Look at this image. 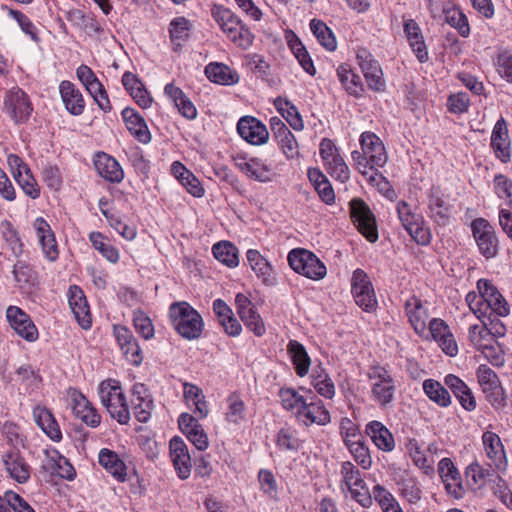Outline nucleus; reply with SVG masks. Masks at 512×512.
I'll list each match as a JSON object with an SVG mask.
<instances>
[{
    "mask_svg": "<svg viewBox=\"0 0 512 512\" xmlns=\"http://www.w3.org/2000/svg\"><path fill=\"white\" fill-rule=\"evenodd\" d=\"M247 260L251 269L255 272L258 279L266 286H273L276 283V277L271 264L260 254L259 251L250 249L247 251Z\"/></svg>",
    "mask_w": 512,
    "mask_h": 512,
    "instance_id": "c85d7f7f",
    "label": "nucleus"
},
{
    "mask_svg": "<svg viewBox=\"0 0 512 512\" xmlns=\"http://www.w3.org/2000/svg\"><path fill=\"white\" fill-rule=\"evenodd\" d=\"M357 60L369 88L378 92L383 91L385 80L383 79V72L378 62L364 49L358 51Z\"/></svg>",
    "mask_w": 512,
    "mask_h": 512,
    "instance_id": "ddd939ff",
    "label": "nucleus"
},
{
    "mask_svg": "<svg viewBox=\"0 0 512 512\" xmlns=\"http://www.w3.org/2000/svg\"><path fill=\"white\" fill-rule=\"evenodd\" d=\"M351 157H352V160L354 162L356 169L362 175L366 176L370 182H374L376 180V177L379 176V173H378L379 167L371 166L370 158L364 153L363 150L353 151L351 153Z\"/></svg>",
    "mask_w": 512,
    "mask_h": 512,
    "instance_id": "6e6d98bb",
    "label": "nucleus"
},
{
    "mask_svg": "<svg viewBox=\"0 0 512 512\" xmlns=\"http://www.w3.org/2000/svg\"><path fill=\"white\" fill-rule=\"evenodd\" d=\"M228 409L226 419L230 423L238 424L244 419L245 404L237 394H232L227 399Z\"/></svg>",
    "mask_w": 512,
    "mask_h": 512,
    "instance_id": "052dcab7",
    "label": "nucleus"
},
{
    "mask_svg": "<svg viewBox=\"0 0 512 512\" xmlns=\"http://www.w3.org/2000/svg\"><path fill=\"white\" fill-rule=\"evenodd\" d=\"M310 29L317 38L320 45L328 51H334L337 47L335 36L331 29L321 20L313 19L310 22Z\"/></svg>",
    "mask_w": 512,
    "mask_h": 512,
    "instance_id": "de8ad7c7",
    "label": "nucleus"
},
{
    "mask_svg": "<svg viewBox=\"0 0 512 512\" xmlns=\"http://www.w3.org/2000/svg\"><path fill=\"white\" fill-rule=\"evenodd\" d=\"M473 236L481 254L489 259L497 254L498 240L493 227L483 218L475 219L471 224Z\"/></svg>",
    "mask_w": 512,
    "mask_h": 512,
    "instance_id": "1a4fd4ad",
    "label": "nucleus"
},
{
    "mask_svg": "<svg viewBox=\"0 0 512 512\" xmlns=\"http://www.w3.org/2000/svg\"><path fill=\"white\" fill-rule=\"evenodd\" d=\"M352 294L356 304L366 312L374 311L377 299L368 275L361 269L353 272L351 280Z\"/></svg>",
    "mask_w": 512,
    "mask_h": 512,
    "instance_id": "0eeeda50",
    "label": "nucleus"
},
{
    "mask_svg": "<svg viewBox=\"0 0 512 512\" xmlns=\"http://www.w3.org/2000/svg\"><path fill=\"white\" fill-rule=\"evenodd\" d=\"M341 474L352 497L361 505L368 506L371 503V497L359 470L351 462L345 461L341 465Z\"/></svg>",
    "mask_w": 512,
    "mask_h": 512,
    "instance_id": "9b49d317",
    "label": "nucleus"
},
{
    "mask_svg": "<svg viewBox=\"0 0 512 512\" xmlns=\"http://www.w3.org/2000/svg\"><path fill=\"white\" fill-rule=\"evenodd\" d=\"M3 463L9 475L19 483H25L30 478V467L15 448L3 455Z\"/></svg>",
    "mask_w": 512,
    "mask_h": 512,
    "instance_id": "bb28decb",
    "label": "nucleus"
},
{
    "mask_svg": "<svg viewBox=\"0 0 512 512\" xmlns=\"http://www.w3.org/2000/svg\"><path fill=\"white\" fill-rule=\"evenodd\" d=\"M98 393L110 416L119 424H127L130 420V411L120 383L113 379L104 380L99 385Z\"/></svg>",
    "mask_w": 512,
    "mask_h": 512,
    "instance_id": "f257e3e1",
    "label": "nucleus"
},
{
    "mask_svg": "<svg viewBox=\"0 0 512 512\" xmlns=\"http://www.w3.org/2000/svg\"><path fill=\"white\" fill-rule=\"evenodd\" d=\"M169 314L174 328L182 337L189 340L200 337L203 330L202 317L187 302L173 303Z\"/></svg>",
    "mask_w": 512,
    "mask_h": 512,
    "instance_id": "f03ea898",
    "label": "nucleus"
},
{
    "mask_svg": "<svg viewBox=\"0 0 512 512\" xmlns=\"http://www.w3.org/2000/svg\"><path fill=\"white\" fill-rule=\"evenodd\" d=\"M290 267L297 273L312 280L323 279L326 274V266L312 252L305 249H294L288 254Z\"/></svg>",
    "mask_w": 512,
    "mask_h": 512,
    "instance_id": "20e7f679",
    "label": "nucleus"
},
{
    "mask_svg": "<svg viewBox=\"0 0 512 512\" xmlns=\"http://www.w3.org/2000/svg\"><path fill=\"white\" fill-rule=\"evenodd\" d=\"M205 74L210 81L221 85H233L239 81L238 73L223 63L208 64Z\"/></svg>",
    "mask_w": 512,
    "mask_h": 512,
    "instance_id": "58836bf2",
    "label": "nucleus"
},
{
    "mask_svg": "<svg viewBox=\"0 0 512 512\" xmlns=\"http://www.w3.org/2000/svg\"><path fill=\"white\" fill-rule=\"evenodd\" d=\"M170 457L180 479L185 480L191 474V456L185 442L178 436L169 442Z\"/></svg>",
    "mask_w": 512,
    "mask_h": 512,
    "instance_id": "2eb2a0df",
    "label": "nucleus"
},
{
    "mask_svg": "<svg viewBox=\"0 0 512 512\" xmlns=\"http://www.w3.org/2000/svg\"><path fill=\"white\" fill-rule=\"evenodd\" d=\"M297 419L306 426L312 424L324 426L330 423L331 416L323 402L313 396L311 397L310 402H305Z\"/></svg>",
    "mask_w": 512,
    "mask_h": 512,
    "instance_id": "5701e85b",
    "label": "nucleus"
},
{
    "mask_svg": "<svg viewBox=\"0 0 512 512\" xmlns=\"http://www.w3.org/2000/svg\"><path fill=\"white\" fill-rule=\"evenodd\" d=\"M6 317L10 326L23 339L34 342L38 338V330L30 316L16 306H9L6 310Z\"/></svg>",
    "mask_w": 512,
    "mask_h": 512,
    "instance_id": "f8f14e48",
    "label": "nucleus"
},
{
    "mask_svg": "<svg viewBox=\"0 0 512 512\" xmlns=\"http://www.w3.org/2000/svg\"><path fill=\"white\" fill-rule=\"evenodd\" d=\"M33 417L37 425L53 441H59L62 438L60 428L52 415L45 407L37 406L33 410Z\"/></svg>",
    "mask_w": 512,
    "mask_h": 512,
    "instance_id": "4c0bfd02",
    "label": "nucleus"
},
{
    "mask_svg": "<svg viewBox=\"0 0 512 512\" xmlns=\"http://www.w3.org/2000/svg\"><path fill=\"white\" fill-rule=\"evenodd\" d=\"M477 377L480 385L483 387V391H492L495 396L494 401H491L493 405L497 403L499 406L505 404L504 392L496 373L486 365H481L477 371Z\"/></svg>",
    "mask_w": 512,
    "mask_h": 512,
    "instance_id": "2f4dec72",
    "label": "nucleus"
},
{
    "mask_svg": "<svg viewBox=\"0 0 512 512\" xmlns=\"http://www.w3.org/2000/svg\"><path fill=\"white\" fill-rule=\"evenodd\" d=\"M290 48L298 60L301 67L309 74L315 75L316 69L314 67L313 61L307 52L304 45L301 43L299 39L290 42Z\"/></svg>",
    "mask_w": 512,
    "mask_h": 512,
    "instance_id": "13d9d810",
    "label": "nucleus"
},
{
    "mask_svg": "<svg viewBox=\"0 0 512 512\" xmlns=\"http://www.w3.org/2000/svg\"><path fill=\"white\" fill-rule=\"evenodd\" d=\"M441 12L444 15L445 22L455 28L462 37L469 36L470 26L468 19L459 7L447 2L443 4Z\"/></svg>",
    "mask_w": 512,
    "mask_h": 512,
    "instance_id": "e433bc0d",
    "label": "nucleus"
},
{
    "mask_svg": "<svg viewBox=\"0 0 512 512\" xmlns=\"http://www.w3.org/2000/svg\"><path fill=\"white\" fill-rule=\"evenodd\" d=\"M59 93L66 110L70 114L79 116L83 113L85 108L83 95L72 82L62 81L59 85Z\"/></svg>",
    "mask_w": 512,
    "mask_h": 512,
    "instance_id": "a878e982",
    "label": "nucleus"
},
{
    "mask_svg": "<svg viewBox=\"0 0 512 512\" xmlns=\"http://www.w3.org/2000/svg\"><path fill=\"white\" fill-rule=\"evenodd\" d=\"M361 150L370 158L372 167H383L388 160L382 140L373 132L366 131L360 136Z\"/></svg>",
    "mask_w": 512,
    "mask_h": 512,
    "instance_id": "412c9836",
    "label": "nucleus"
},
{
    "mask_svg": "<svg viewBox=\"0 0 512 512\" xmlns=\"http://www.w3.org/2000/svg\"><path fill=\"white\" fill-rule=\"evenodd\" d=\"M67 296L69 306L78 324L83 329H89L92 320L89 305L83 290L77 285H72L68 289Z\"/></svg>",
    "mask_w": 512,
    "mask_h": 512,
    "instance_id": "f3484780",
    "label": "nucleus"
},
{
    "mask_svg": "<svg viewBox=\"0 0 512 512\" xmlns=\"http://www.w3.org/2000/svg\"><path fill=\"white\" fill-rule=\"evenodd\" d=\"M114 334L126 360L139 366L143 360L142 351L132 332L125 326H115Z\"/></svg>",
    "mask_w": 512,
    "mask_h": 512,
    "instance_id": "aec40b11",
    "label": "nucleus"
},
{
    "mask_svg": "<svg viewBox=\"0 0 512 512\" xmlns=\"http://www.w3.org/2000/svg\"><path fill=\"white\" fill-rule=\"evenodd\" d=\"M287 351L290 355L297 375L304 377L308 373L311 363L310 357L305 347L298 341L291 340L287 346Z\"/></svg>",
    "mask_w": 512,
    "mask_h": 512,
    "instance_id": "ea45409f",
    "label": "nucleus"
},
{
    "mask_svg": "<svg viewBox=\"0 0 512 512\" xmlns=\"http://www.w3.org/2000/svg\"><path fill=\"white\" fill-rule=\"evenodd\" d=\"M355 440L349 439V435L344 438V442L348 447L350 453L353 455L355 461L363 468L368 469L372 464V459L368 447L361 440L362 436L358 433L352 434Z\"/></svg>",
    "mask_w": 512,
    "mask_h": 512,
    "instance_id": "37998d69",
    "label": "nucleus"
},
{
    "mask_svg": "<svg viewBox=\"0 0 512 512\" xmlns=\"http://www.w3.org/2000/svg\"><path fill=\"white\" fill-rule=\"evenodd\" d=\"M99 463L117 480L125 481L126 466L115 452L102 449L99 453Z\"/></svg>",
    "mask_w": 512,
    "mask_h": 512,
    "instance_id": "79ce46f5",
    "label": "nucleus"
},
{
    "mask_svg": "<svg viewBox=\"0 0 512 512\" xmlns=\"http://www.w3.org/2000/svg\"><path fill=\"white\" fill-rule=\"evenodd\" d=\"M372 381V398L381 408H387L391 405L396 391V383L388 370L384 367L375 366L368 373Z\"/></svg>",
    "mask_w": 512,
    "mask_h": 512,
    "instance_id": "7ed1b4c3",
    "label": "nucleus"
},
{
    "mask_svg": "<svg viewBox=\"0 0 512 512\" xmlns=\"http://www.w3.org/2000/svg\"><path fill=\"white\" fill-rule=\"evenodd\" d=\"M278 103H281V101L278 100L276 102V105L278 107V110L281 112L282 116L289 123V125L296 131L302 130L304 124L297 108L294 105L290 104L288 101H285L286 108H283Z\"/></svg>",
    "mask_w": 512,
    "mask_h": 512,
    "instance_id": "0e129e2a",
    "label": "nucleus"
},
{
    "mask_svg": "<svg viewBox=\"0 0 512 512\" xmlns=\"http://www.w3.org/2000/svg\"><path fill=\"white\" fill-rule=\"evenodd\" d=\"M90 241L92 246L98 250L103 257H105L109 262L116 263L119 260V251L113 245H111L110 241L105 238L99 232H92L90 234Z\"/></svg>",
    "mask_w": 512,
    "mask_h": 512,
    "instance_id": "603ef678",
    "label": "nucleus"
},
{
    "mask_svg": "<svg viewBox=\"0 0 512 512\" xmlns=\"http://www.w3.org/2000/svg\"><path fill=\"white\" fill-rule=\"evenodd\" d=\"M491 147L496 157L503 163L511 159V143L508 136V129L503 118L499 119L494 125L491 134Z\"/></svg>",
    "mask_w": 512,
    "mask_h": 512,
    "instance_id": "b1692460",
    "label": "nucleus"
},
{
    "mask_svg": "<svg viewBox=\"0 0 512 512\" xmlns=\"http://www.w3.org/2000/svg\"><path fill=\"white\" fill-rule=\"evenodd\" d=\"M70 406L74 415L81 419L86 425L96 428L101 422V416L90 404L86 397L77 390L69 391Z\"/></svg>",
    "mask_w": 512,
    "mask_h": 512,
    "instance_id": "dca6fc26",
    "label": "nucleus"
},
{
    "mask_svg": "<svg viewBox=\"0 0 512 512\" xmlns=\"http://www.w3.org/2000/svg\"><path fill=\"white\" fill-rule=\"evenodd\" d=\"M312 385L323 397L332 399L335 395V386L329 375L320 367L313 369Z\"/></svg>",
    "mask_w": 512,
    "mask_h": 512,
    "instance_id": "09e8293b",
    "label": "nucleus"
},
{
    "mask_svg": "<svg viewBox=\"0 0 512 512\" xmlns=\"http://www.w3.org/2000/svg\"><path fill=\"white\" fill-rule=\"evenodd\" d=\"M492 467L489 465L488 468H484L479 463L474 462L467 467L466 476L473 484L481 486L487 478L492 476Z\"/></svg>",
    "mask_w": 512,
    "mask_h": 512,
    "instance_id": "338daca9",
    "label": "nucleus"
},
{
    "mask_svg": "<svg viewBox=\"0 0 512 512\" xmlns=\"http://www.w3.org/2000/svg\"><path fill=\"white\" fill-rule=\"evenodd\" d=\"M477 289L481 294L484 312L495 313L500 317H506L510 313V307L499 290L487 279L477 282Z\"/></svg>",
    "mask_w": 512,
    "mask_h": 512,
    "instance_id": "6e6552de",
    "label": "nucleus"
},
{
    "mask_svg": "<svg viewBox=\"0 0 512 512\" xmlns=\"http://www.w3.org/2000/svg\"><path fill=\"white\" fill-rule=\"evenodd\" d=\"M428 213L438 224L445 225L448 222L450 207L439 186H432L429 190Z\"/></svg>",
    "mask_w": 512,
    "mask_h": 512,
    "instance_id": "393cba45",
    "label": "nucleus"
},
{
    "mask_svg": "<svg viewBox=\"0 0 512 512\" xmlns=\"http://www.w3.org/2000/svg\"><path fill=\"white\" fill-rule=\"evenodd\" d=\"M133 323L136 331L146 340L154 335V327L151 319L142 311L134 312Z\"/></svg>",
    "mask_w": 512,
    "mask_h": 512,
    "instance_id": "69168bd1",
    "label": "nucleus"
},
{
    "mask_svg": "<svg viewBox=\"0 0 512 512\" xmlns=\"http://www.w3.org/2000/svg\"><path fill=\"white\" fill-rule=\"evenodd\" d=\"M482 442L486 456L490 460V466H494L500 472L505 471L507 458L500 437L494 432L486 431L482 436Z\"/></svg>",
    "mask_w": 512,
    "mask_h": 512,
    "instance_id": "4be33fe9",
    "label": "nucleus"
},
{
    "mask_svg": "<svg viewBox=\"0 0 512 512\" xmlns=\"http://www.w3.org/2000/svg\"><path fill=\"white\" fill-rule=\"evenodd\" d=\"M438 474L442 479L446 492L455 499H461L465 490L461 475L450 458H443L438 463Z\"/></svg>",
    "mask_w": 512,
    "mask_h": 512,
    "instance_id": "4468645a",
    "label": "nucleus"
},
{
    "mask_svg": "<svg viewBox=\"0 0 512 512\" xmlns=\"http://www.w3.org/2000/svg\"><path fill=\"white\" fill-rule=\"evenodd\" d=\"M23 192L32 199H37L40 196V187L37 184L30 168L23 173H18L14 178Z\"/></svg>",
    "mask_w": 512,
    "mask_h": 512,
    "instance_id": "bf43d9fd",
    "label": "nucleus"
},
{
    "mask_svg": "<svg viewBox=\"0 0 512 512\" xmlns=\"http://www.w3.org/2000/svg\"><path fill=\"white\" fill-rule=\"evenodd\" d=\"M13 275L17 285L21 289H28L34 285L36 281V273L24 261H17L13 268Z\"/></svg>",
    "mask_w": 512,
    "mask_h": 512,
    "instance_id": "5fc2aeb1",
    "label": "nucleus"
},
{
    "mask_svg": "<svg viewBox=\"0 0 512 512\" xmlns=\"http://www.w3.org/2000/svg\"><path fill=\"white\" fill-rule=\"evenodd\" d=\"M212 16L227 37L237 32V28L243 23L229 9L223 6H214L212 9Z\"/></svg>",
    "mask_w": 512,
    "mask_h": 512,
    "instance_id": "a18cd8bd",
    "label": "nucleus"
},
{
    "mask_svg": "<svg viewBox=\"0 0 512 512\" xmlns=\"http://www.w3.org/2000/svg\"><path fill=\"white\" fill-rule=\"evenodd\" d=\"M34 228L46 258L55 261L58 258V249L49 224L42 217H39L34 222Z\"/></svg>",
    "mask_w": 512,
    "mask_h": 512,
    "instance_id": "c756f323",
    "label": "nucleus"
},
{
    "mask_svg": "<svg viewBox=\"0 0 512 512\" xmlns=\"http://www.w3.org/2000/svg\"><path fill=\"white\" fill-rule=\"evenodd\" d=\"M279 397L282 407L286 411L293 413L297 418L299 412L304 407L306 399L293 388L280 389Z\"/></svg>",
    "mask_w": 512,
    "mask_h": 512,
    "instance_id": "8fccbe9b",
    "label": "nucleus"
},
{
    "mask_svg": "<svg viewBox=\"0 0 512 512\" xmlns=\"http://www.w3.org/2000/svg\"><path fill=\"white\" fill-rule=\"evenodd\" d=\"M468 338L471 344L477 349L485 353L488 357L489 354L486 351L493 350V347L490 345V341L492 337L488 328L485 325L474 324L471 325L468 329Z\"/></svg>",
    "mask_w": 512,
    "mask_h": 512,
    "instance_id": "49530a36",
    "label": "nucleus"
},
{
    "mask_svg": "<svg viewBox=\"0 0 512 512\" xmlns=\"http://www.w3.org/2000/svg\"><path fill=\"white\" fill-rule=\"evenodd\" d=\"M350 214L359 232L370 242L378 239L376 220L368 205L361 199L355 198L350 202Z\"/></svg>",
    "mask_w": 512,
    "mask_h": 512,
    "instance_id": "423d86ee",
    "label": "nucleus"
},
{
    "mask_svg": "<svg viewBox=\"0 0 512 512\" xmlns=\"http://www.w3.org/2000/svg\"><path fill=\"white\" fill-rule=\"evenodd\" d=\"M4 110L16 123H22L30 117L32 106L23 90L13 88L5 95Z\"/></svg>",
    "mask_w": 512,
    "mask_h": 512,
    "instance_id": "9d476101",
    "label": "nucleus"
},
{
    "mask_svg": "<svg viewBox=\"0 0 512 512\" xmlns=\"http://www.w3.org/2000/svg\"><path fill=\"white\" fill-rule=\"evenodd\" d=\"M270 127L283 154L288 159L297 157L299 154L298 143L285 123L278 117H272Z\"/></svg>",
    "mask_w": 512,
    "mask_h": 512,
    "instance_id": "6ab92c4d",
    "label": "nucleus"
},
{
    "mask_svg": "<svg viewBox=\"0 0 512 512\" xmlns=\"http://www.w3.org/2000/svg\"><path fill=\"white\" fill-rule=\"evenodd\" d=\"M399 490L403 497L410 503H416L421 499V489L417 481L412 477L401 479L398 483Z\"/></svg>",
    "mask_w": 512,
    "mask_h": 512,
    "instance_id": "e2e57ef3",
    "label": "nucleus"
},
{
    "mask_svg": "<svg viewBox=\"0 0 512 512\" xmlns=\"http://www.w3.org/2000/svg\"><path fill=\"white\" fill-rule=\"evenodd\" d=\"M123 119L130 133L141 143L147 144L151 141V134L144 118L132 108H125L122 111Z\"/></svg>",
    "mask_w": 512,
    "mask_h": 512,
    "instance_id": "7c9ffc66",
    "label": "nucleus"
},
{
    "mask_svg": "<svg viewBox=\"0 0 512 512\" xmlns=\"http://www.w3.org/2000/svg\"><path fill=\"white\" fill-rule=\"evenodd\" d=\"M191 23L185 17L174 18L169 25V33L171 41L181 46V43L188 40L191 31Z\"/></svg>",
    "mask_w": 512,
    "mask_h": 512,
    "instance_id": "864d4df0",
    "label": "nucleus"
},
{
    "mask_svg": "<svg viewBox=\"0 0 512 512\" xmlns=\"http://www.w3.org/2000/svg\"><path fill=\"white\" fill-rule=\"evenodd\" d=\"M398 218L409 233L412 239L420 245H427L430 242V232L424 226L422 216L412 212L410 206L405 201H400L396 207Z\"/></svg>",
    "mask_w": 512,
    "mask_h": 512,
    "instance_id": "39448f33",
    "label": "nucleus"
},
{
    "mask_svg": "<svg viewBox=\"0 0 512 512\" xmlns=\"http://www.w3.org/2000/svg\"><path fill=\"white\" fill-rule=\"evenodd\" d=\"M324 165L328 173L336 180L344 183L350 178V170L340 155L331 158V160L327 161Z\"/></svg>",
    "mask_w": 512,
    "mask_h": 512,
    "instance_id": "680f3d73",
    "label": "nucleus"
},
{
    "mask_svg": "<svg viewBox=\"0 0 512 512\" xmlns=\"http://www.w3.org/2000/svg\"><path fill=\"white\" fill-rule=\"evenodd\" d=\"M98 174L111 183H119L124 178V172L118 161L106 153H98L94 160Z\"/></svg>",
    "mask_w": 512,
    "mask_h": 512,
    "instance_id": "cd10ccee",
    "label": "nucleus"
},
{
    "mask_svg": "<svg viewBox=\"0 0 512 512\" xmlns=\"http://www.w3.org/2000/svg\"><path fill=\"white\" fill-rule=\"evenodd\" d=\"M406 315L416 333L422 334L426 330L428 320L427 310L416 296H411L405 302Z\"/></svg>",
    "mask_w": 512,
    "mask_h": 512,
    "instance_id": "473e14b6",
    "label": "nucleus"
},
{
    "mask_svg": "<svg viewBox=\"0 0 512 512\" xmlns=\"http://www.w3.org/2000/svg\"><path fill=\"white\" fill-rule=\"evenodd\" d=\"M499 316L495 313H484V317H479L483 325H485L491 337H502L506 333V327L503 322L498 318Z\"/></svg>",
    "mask_w": 512,
    "mask_h": 512,
    "instance_id": "774afa93",
    "label": "nucleus"
},
{
    "mask_svg": "<svg viewBox=\"0 0 512 512\" xmlns=\"http://www.w3.org/2000/svg\"><path fill=\"white\" fill-rule=\"evenodd\" d=\"M337 75L340 82L344 85L347 92L351 95L358 96L362 91L360 85V77L354 74L347 66H340L337 69Z\"/></svg>",
    "mask_w": 512,
    "mask_h": 512,
    "instance_id": "4d7b16f0",
    "label": "nucleus"
},
{
    "mask_svg": "<svg viewBox=\"0 0 512 512\" xmlns=\"http://www.w3.org/2000/svg\"><path fill=\"white\" fill-rule=\"evenodd\" d=\"M214 257L228 267H236L239 263L237 248L230 242H219L213 245Z\"/></svg>",
    "mask_w": 512,
    "mask_h": 512,
    "instance_id": "3c124183",
    "label": "nucleus"
},
{
    "mask_svg": "<svg viewBox=\"0 0 512 512\" xmlns=\"http://www.w3.org/2000/svg\"><path fill=\"white\" fill-rule=\"evenodd\" d=\"M404 33L418 60L422 63L425 62L428 59V52L418 23L413 19L406 20Z\"/></svg>",
    "mask_w": 512,
    "mask_h": 512,
    "instance_id": "72a5a7b5",
    "label": "nucleus"
},
{
    "mask_svg": "<svg viewBox=\"0 0 512 512\" xmlns=\"http://www.w3.org/2000/svg\"><path fill=\"white\" fill-rule=\"evenodd\" d=\"M237 131L245 141L253 145L264 144L269 138L266 126L252 116L242 117L238 121Z\"/></svg>",
    "mask_w": 512,
    "mask_h": 512,
    "instance_id": "a211bd4d",
    "label": "nucleus"
},
{
    "mask_svg": "<svg viewBox=\"0 0 512 512\" xmlns=\"http://www.w3.org/2000/svg\"><path fill=\"white\" fill-rule=\"evenodd\" d=\"M366 433L380 450L390 452L394 449V437L383 423L379 421L369 422L366 425Z\"/></svg>",
    "mask_w": 512,
    "mask_h": 512,
    "instance_id": "f704fd0d",
    "label": "nucleus"
},
{
    "mask_svg": "<svg viewBox=\"0 0 512 512\" xmlns=\"http://www.w3.org/2000/svg\"><path fill=\"white\" fill-rule=\"evenodd\" d=\"M425 395L440 407L446 408L452 403L450 393L443 384L434 379H426L423 382Z\"/></svg>",
    "mask_w": 512,
    "mask_h": 512,
    "instance_id": "c03bdc74",
    "label": "nucleus"
},
{
    "mask_svg": "<svg viewBox=\"0 0 512 512\" xmlns=\"http://www.w3.org/2000/svg\"><path fill=\"white\" fill-rule=\"evenodd\" d=\"M164 92L184 117L187 119L196 118L197 110L195 106L180 88L170 83L165 86Z\"/></svg>",
    "mask_w": 512,
    "mask_h": 512,
    "instance_id": "c9c22d12",
    "label": "nucleus"
},
{
    "mask_svg": "<svg viewBox=\"0 0 512 512\" xmlns=\"http://www.w3.org/2000/svg\"><path fill=\"white\" fill-rule=\"evenodd\" d=\"M184 398L189 406H194V414L198 418L203 419L208 415L209 410L205 401V396L198 386L185 383Z\"/></svg>",
    "mask_w": 512,
    "mask_h": 512,
    "instance_id": "a19ab883",
    "label": "nucleus"
}]
</instances>
